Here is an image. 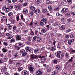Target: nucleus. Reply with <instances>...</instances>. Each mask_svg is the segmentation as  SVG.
<instances>
[{
  "instance_id": "57",
  "label": "nucleus",
  "mask_w": 75,
  "mask_h": 75,
  "mask_svg": "<svg viewBox=\"0 0 75 75\" xmlns=\"http://www.w3.org/2000/svg\"><path fill=\"white\" fill-rule=\"evenodd\" d=\"M29 14L30 16H33L34 15V13L33 12H31Z\"/></svg>"
},
{
  "instance_id": "42",
  "label": "nucleus",
  "mask_w": 75,
  "mask_h": 75,
  "mask_svg": "<svg viewBox=\"0 0 75 75\" xmlns=\"http://www.w3.org/2000/svg\"><path fill=\"white\" fill-rule=\"evenodd\" d=\"M6 69H7V68L6 67V66L2 68V70H3L4 71H6Z\"/></svg>"
},
{
  "instance_id": "21",
  "label": "nucleus",
  "mask_w": 75,
  "mask_h": 75,
  "mask_svg": "<svg viewBox=\"0 0 75 75\" xmlns=\"http://www.w3.org/2000/svg\"><path fill=\"white\" fill-rule=\"evenodd\" d=\"M56 69L57 70H59L61 69V67L59 65H57L56 66Z\"/></svg>"
},
{
  "instance_id": "22",
  "label": "nucleus",
  "mask_w": 75,
  "mask_h": 75,
  "mask_svg": "<svg viewBox=\"0 0 75 75\" xmlns=\"http://www.w3.org/2000/svg\"><path fill=\"white\" fill-rule=\"evenodd\" d=\"M40 9H36L34 11V13L36 14H38V13H40Z\"/></svg>"
},
{
  "instance_id": "12",
  "label": "nucleus",
  "mask_w": 75,
  "mask_h": 75,
  "mask_svg": "<svg viewBox=\"0 0 75 75\" xmlns=\"http://www.w3.org/2000/svg\"><path fill=\"white\" fill-rule=\"evenodd\" d=\"M59 28L60 30H64L65 29V28L64 27V25H61L59 27Z\"/></svg>"
},
{
  "instance_id": "1",
  "label": "nucleus",
  "mask_w": 75,
  "mask_h": 75,
  "mask_svg": "<svg viewBox=\"0 0 75 75\" xmlns=\"http://www.w3.org/2000/svg\"><path fill=\"white\" fill-rule=\"evenodd\" d=\"M48 21H47V19L46 18H44L42 19V20L40 21V24L41 26H43L45 25L47 23Z\"/></svg>"
},
{
  "instance_id": "29",
  "label": "nucleus",
  "mask_w": 75,
  "mask_h": 75,
  "mask_svg": "<svg viewBox=\"0 0 75 75\" xmlns=\"http://www.w3.org/2000/svg\"><path fill=\"white\" fill-rule=\"evenodd\" d=\"M37 38V36H34L33 38V42H35L36 41V38Z\"/></svg>"
},
{
  "instance_id": "11",
  "label": "nucleus",
  "mask_w": 75,
  "mask_h": 75,
  "mask_svg": "<svg viewBox=\"0 0 75 75\" xmlns=\"http://www.w3.org/2000/svg\"><path fill=\"white\" fill-rule=\"evenodd\" d=\"M39 58H40L41 59H42V58L43 59L44 61H45L46 60H47V58H46V57H45V56H41V55H40L39 57Z\"/></svg>"
},
{
  "instance_id": "35",
  "label": "nucleus",
  "mask_w": 75,
  "mask_h": 75,
  "mask_svg": "<svg viewBox=\"0 0 75 75\" xmlns=\"http://www.w3.org/2000/svg\"><path fill=\"white\" fill-rule=\"evenodd\" d=\"M13 62V59H11L9 60V64H12V63Z\"/></svg>"
},
{
  "instance_id": "8",
  "label": "nucleus",
  "mask_w": 75,
  "mask_h": 75,
  "mask_svg": "<svg viewBox=\"0 0 75 75\" xmlns=\"http://www.w3.org/2000/svg\"><path fill=\"white\" fill-rule=\"evenodd\" d=\"M68 12V9L65 8H64L62 9V13H65Z\"/></svg>"
},
{
  "instance_id": "14",
  "label": "nucleus",
  "mask_w": 75,
  "mask_h": 75,
  "mask_svg": "<svg viewBox=\"0 0 75 75\" xmlns=\"http://www.w3.org/2000/svg\"><path fill=\"white\" fill-rule=\"evenodd\" d=\"M21 39V37L20 36L18 35L16 37V40L17 41H20Z\"/></svg>"
},
{
  "instance_id": "7",
  "label": "nucleus",
  "mask_w": 75,
  "mask_h": 75,
  "mask_svg": "<svg viewBox=\"0 0 75 75\" xmlns=\"http://www.w3.org/2000/svg\"><path fill=\"white\" fill-rule=\"evenodd\" d=\"M25 49L27 50V52H31L32 51V50L31 49H29V47L26 46L25 48Z\"/></svg>"
},
{
  "instance_id": "53",
  "label": "nucleus",
  "mask_w": 75,
  "mask_h": 75,
  "mask_svg": "<svg viewBox=\"0 0 75 75\" xmlns=\"http://www.w3.org/2000/svg\"><path fill=\"white\" fill-rule=\"evenodd\" d=\"M65 56L67 58H69V55L68 54H65Z\"/></svg>"
},
{
  "instance_id": "5",
  "label": "nucleus",
  "mask_w": 75,
  "mask_h": 75,
  "mask_svg": "<svg viewBox=\"0 0 75 75\" xmlns=\"http://www.w3.org/2000/svg\"><path fill=\"white\" fill-rule=\"evenodd\" d=\"M21 7H22L21 5L19 4L18 5H15V8H16V10L18 11L21 8Z\"/></svg>"
},
{
  "instance_id": "15",
  "label": "nucleus",
  "mask_w": 75,
  "mask_h": 75,
  "mask_svg": "<svg viewBox=\"0 0 75 75\" xmlns=\"http://www.w3.org/2000/svg\"><path fill=\"white\" fill-rule=\"evenodd\" d=\"M71 13L69 12H68L65 15V16L66 17H70V15Z\"/></svg>"
},
{
  "instance_id": "58",
  "label": "nucleus",
  "mask_w": 75,
  "mask_h": 75,
  "mask_svg": "<svg viewBox=\"0 0 75 75\" xmlns=\"http://www.w3.org/2000/svg\"><path fill=\"white\" fill-rule=\"evenodd\" d=\"M35 33L36 35H37L38 33V30H35Z\"/></svg>"
},
{
  "instance_id": "48",
  "label": "nucleus",
  "mask_w": 75,
  "mask_h": 75,
  "mask_svg": "<svg viewBox=\"0 0 75 75\" xmlns=\"http://www.w3.org/2000/svg\"><path fill=\"white\" fill-rule=\"evenodd\" d=\"M35 1L37 4H38L40 3V0H35Z\"/></svg>"
},
{
  "instance_id": "24",
  "label": "nucleus",
  "mask_w": 75,
  "mask_h": 75,
  "mask_svg": "<svg viewBox=\"0 0 75 75\" xmlns=\"http://www.w3.org/2000/svg\"><path fill=\"white\" fill-rule=\"evenodd\" d=\"M19 25L20 26H22L24 25V23L20 21H19Z\"/></svg>"
},
{
  "instance_id": "6",
  "label": "nucleus",
  "mask_w": 75,
  "mask_h": 75,
  "mask_svg": "<svg viewBox=\"0 0 75 75\" xmlns=\"http://www.w3.org/2000/svg\"><path fill=\"white\" fill-rule=\"evenodd\" d=\"M34 52L35 53H40L41 52V50L40 49H36L34 50Z\"/></svg>"
},
{
  "instance_id": "54",
  "label": "nucleus",
  "mask_w": 75,
  "mask_h": 75,
  "mask_svg": "<svg viewBox=\"0 0 75 75\" xmlns=\"http://www.w3.org/2000/svg\"><path fill=\"white\" fill-rule=\"evenodd\" d=\"M13 28L14 30H17V27L15 26H14L13 27Z\"/></svg>"
},
{
  "instance_id": "27",
  "label": "nucleus",
  "mask_w": 75,
  "mask_h": 75,
  "mask_svg": "<svg viewBox=\"0 0 75 75\" xmlns=\"http://www.w3.org/2000/svg\"><path fill=\"white\" fill-rule=\"evenodd\" d=\"M21 18L23 21L25 22V19L23 18V15H21Z\"/></svg>"
},
{
  "instance_id": "60",
  "label": "nucleus",
  "mask_w": 75,
  "mask_h": 75,
  "mask_svg": "<svg viewBox=\"0 0 75 75\" xmlns=\"http://www.w3.org/2000/svg\"><path fill=\"white\" fill-rule=\"evenodd\" d=\"M69 35H65V37L66 38H67V39H68V38H69Z\"/></svg>"
},
{
  "instance_id": "13",
  "label": "nucleus",
  "mask_w": 75,
  "mask_h": 75,
  "mask_svg": "<svg viewBox=\"0 0 75 75\" xmlns=\"http://www.w3.org/2000/svg\"><path fill=\"white\" fill-rule=\"evenodd\" d=\"M22 73L23 75H28V72L26 70H23Z\"/></svg>"
},
{
  "instance_id": "46",
  "label": "nucleus",
  "mask_w": 75,
  "mask_h": 75,
  "mask_svg": "<svg viewBox=\"0 0 75 75\" xmlns=\"http://www.w3.org/2000/svg\"><path fill=\"white\" fill-rule=\"evenodd\" d=\"M23 32L24 33H25H25H28V30L27 29L24 30H23Z\"/></svg>"
},
{
  "instance_id": "61",
  "label": "nucleus",
  "mask_w": 75,
  "mask_h": 75,
  "mask_svg": "<svg viewBox=\"0 0 75 75\" xmlns=\"http://www.w3.org/2000/svg\"><path fill=\"white\" fill-rule=\"evenodd\" d=\"M61 21L62 22H64L65 21V18H63L61 19Z\"/></svg>"
},
{
  "instance_id": "17",
  "label": "nucleus",
  "mask_w": 75,
  "mask_h": 75,
  "mask_svg": "<svg viewBox=\"0 0 75 75\" xmlns=\"http://www.w3.org/2000/svg\"><path fill=\"white\" fill-rule=\"evenodd\" d=\"M2 51L3 52L6 53V52H7L8 51V50L7 49H6V48H4L2 49Z\"/></svg>"
},
{
  "instance_id": "19",
  "label": "nucleus",
  "mask_w": 75,
  "mask_h": 75,
  "mask_svg": "<svg viewBox=\"0 0 75 75\" xmlns=\"http://www.w3.org/2000/svg\"><path fill=\"white\" fill-rule=\"evenodd\" d=\"M47 32V29L46 28H44L41 30V32L42 33H46Z\"/></svg>"
},
{
  "instance_id": "34",
  "label": "nucleus",
  "mask_w": 75,
  "mask_h": 75,
  "mask_svg": "<svg viewBox=\"0 0 75 75\" xmlns=\"http://www.w3.org/2000/svg\"><path fill=\"white\" fill-rule=\"evenodd\" d=\"M30 56H31V59L33 60L34 59L35 57H34V54H33V55L31 54L30 55Z\"/></svg>"
},
{
  "instance_id": "20",
  "label": "nucleus",
  "mask_w": 75,
  "mask_h": 75,
  "mask_svg": "<svg viewBox=\"0 0 75 75\" xmlns=\"http://www.w3.org/2000/svg\"><path fill=\"white\" fill-rule=\"evenodd\" d=\"M60 24V23L59 22H57L54 23V26H57L58 25H59Z\"/></svg>"
},
{
  "instance_id": "51",
  "label": "nucleus",
  "mask_w": 75,
  "mask_h": 75,
  "mask_svg": "<svg viewBox=\"0 0 75 75\" xmlns=\"http://www.w3.org/2000/svg\"><path fill=\"white\" fill-rule=\"evenodd\" d=\"M48 8L49 10H50V11H51V10H52V7L51 6H49L48 7Z\"/></svg>"
},
{
  "instance_id": "64",
  "label": "nucleus",
  "mask_w": 75,
  "mask_h": 75,
  "mask_svg": "<svg viewBox=\"0 0 75 75\" xmlns=\"http://www.w3.org/2000/svg\"><path fill=\"white\" fill-rule=\"evenodd\" d=\"M71 29L69 28L66 31V32H70V31H71Z\"/></svg>"
},
{
  "instance_id": "47",
  "label": "nucleus",
  "mask_w": 75,
  "mask_h": 75,
  "mask_svg": "<svg viewBox=\"0 0 75 75\" xmlns=\"http://www.w3.org/2000/svg\"><path fill=\"white\" fill-rule=\"evenodd\" d=\"M74 58V56L73 57H71V58L69 60V62H72V61H73V60L72 59H73V58Z\"/></svg>"
},
{
  "instance_id": "31",
  "label": "nucleus",
  "mask_w": 75,
  "mask_h": 75,
  "mask_svg": "<svg viewBox=\"0 0 75 75\" xmlns=\"http://www.w3.org/2000/svg\"><path fill=\"white\" fill-rule=\"evenodd\" d=\"M30 8L31 10H33V11H34V10H35V8L34 6H32L30 7Z\"/></svg>"
},
{
  "instance_id": "55",
  "label": "nucleus",
  "mask_w": 75,
  "mask_h": 75,
  "mask_svg": "<svg viewBox=\"0 0 75 75\" xmlns=\"http://www.w3.org/2000/svg\"><path fill=\"white\" fill-rule=\"evenodd\" d=\"M74 36H75V35L72 34L70 35V38H74Z\"/></svg>"
},
{
  "instance_id": "39",
  "label": "nucleus",
  "mask_w": 75,
  "mask_h": 75,
  "mask_svg": "<svg viewBox=\"0 0 75 75\" xmlns=\"http://www.w3.org/2000/svg\"><path fill=\"white\" fill-rule=\"evenodd\" d=\"M34 24L36 26L38 25V22H35Z\"/></svg>"
},
{
  "instance_id": "32",
  "label": "nucleus",
  "mask_w": 75,
  "mask_h": 75,
  "mask_svg": "<svg viewBox=\"0 0 75 75\" xmlns=\"http://www.w3.org/2000/svg\"><path fill=\"white\" fill-rule=\"evenodd\" d=\"M32 40V37L30 36H29L28 38V41H31Z\"/></svg>"
},
{
  "instance_id": "30",
  "label": "nucleus",
  "mask_w": 75,
  "mask_h": 75,
  "mask_svg": "<svg viewBox=\"0 0 75 75\" xmlns=\"http://www.w3.org/2000/svg\"><path fill=\"white\" fill-rule=\"evenodd\" d=\"M57 62H58L57 60H54L53 61V63L54 64H57Z\"/></svg>"
},
{
  "instance_id": "10",
  "label": "nucleus",
  "mask_w": 75,
  "mask_h": 75,
  "mask_svg": "<svg viewBox=\"0 0 75 75\" xmlns=\"http://www.w3.org/2000/svg\"><path fill=\"white\" fill-rule=\"evenodd\" d=\"M36 75H42V72L40 70H38L37 71H36Z\"/></svg>"
},
{
  "instance_id": "26",
  "label": "nucleus",
  "mask_w": 75,
  "mask_h": 75,
  "mask_svg": "<svg viewBox=\"0 0 75 75\" xmlns=\"http://www.w3.org/2000/svg\"><path fill=\"white\" fill-rule=\"evenodd\" d=\"M52 69V68H49L47 69V72L50 73L52 71H51Z\"/></svg>"
},
{
  "instance_id": "9",
  "label": "nucleus",
  "mask_w": 75,
  "mask_h": 75,
  "mask_svg": "<svg viewBox=\"0 0 75 75\" xmlns=\"http://www.w3.org/2000/svg\"><path fill=\"white\" fill-rule=\"evenodd\" d=\"M74 41V40L73 39L69 40L68 41V43L69 44V45H71L72 43Z\"/></svg>"
},
{
  "instance_id": "33",
  "label": "nucleus",
  "mask_w": 75,
  "mask_h": 75,
  "mask_svg": "<svg viewBox=\"0 0 75 75\" xmlns=\"http://www.w3.org/2000/svg\"><path fill=\"white\" fill-rule=\"evenodd\" d=\"M60 9V8L59 7H57L56 8H54V10L55 11H58Z\"/></svg>"
},
{
  "instance_id": "44",
  "label": "nucleus",
  "mask_w": 75,
  "mask_h": 75,
  "mask_svg": "<svg viewBox=\"0 0 75 75\" xmlns=\"http://www.w3.org/2000/svg\"><path fill=\"white\" fill-rule=\"evenodd\" d=\"M8 7L10 9H13V8H14V6H13V5H11L9 6V7Z\"/></svg>"
},
{
  "instance_id": "28",
  "label": "nucleus",
  "mask_w": 75,
  "mask_h": 75,
  "mask_svg": "<svg viewBox=\"0 0 75 75\" xmlns=\"http://www.w3.org/2000/svg\"><path fill=\"white\" fill-rule=\"evenodd\" d=\"M57 73H58V71H56L53 72L52 73V74L53 75H56V74H57Z\"/></svg>"
},
{
  "instance_id": "49",
  "label": "nucleus",
  "mask_w": 75,
  "mask_h": 75,
  "mask_svg": "<svg viewBox=\"0 0 75 75\" xmlns=\"http://www.w3.org/2000/svg\"><path fill=\"white\" fill-rule=\"evenodd\" d=\"M67 21L69 23H71L72 21V19L71 18L68 19H67Z\"/></svg>"
},
{
  "instance_id": "62",
  "label": "nucleus",
  "mask_w": 75,
  "mask_h": 75,
  "mask_svg": "<svg viewBox=\"0 0 75 75\" xmlns=\"http://www.w3.org/2000/svg\"><path fill=\"white\" fill-rule=\"evenodd\" d=\"M13 38V36L11 35L9 37H8L7 38V39H11Z\"/></svg>"
},
{
  "instance_id": "4",
  "label": "nucleus",
  "mask_w": 75,
  "mask_h": 75,
  "mask_svg": "<svg viewBox=\"0 0 75 75\" xmlns=\"http://www.w3.org/2000/svg\"><path fill=\"white\" fill-rule=\"evenodd\" d=\"M28 68L30 71L31 73H33V72H34V66L33 65H30L28 67Z\"/></svg>"
},
{
  "instance_id": "52",
  "label": "nucleus",
  "mask_w": 75,
  "mask_h": 75,
  "mask_svg": "<svg viewBox=\"0 0 75 75\" xmlns=\"http://www.w3.org/2000/svg\"><path fill=\"white\" fill-rule=\"evenodd\" d=\"M22 69H23V68L21 67H20L18 69V70L19 71H21Z\"/></svg>"
},
{
  "instance_id": "36",
  "label": "nucleus",
  "mask_w": 75,
  "mask_h": 75,
  "mask_svg": "<svg viewBox=\"0 0 75 75\" xmlns=\"http://www.w3.org/2000/svg\"><path fill=\"white\" fill-rule=\"evenodd\" d=\"M8 16L9 17H12L13 16V13L12 12H10L8 13Z\"/></svg>"
},
{
  "instance_id": "18",
  "label": "nucleus",
  "mask_w": 75,
  "mask_h": 75,
  "mask_svg": "<svg viewBox=\"0 0 75 75\" xmlns=\"http://www.w3.org/2000/svg\"><path fill=\"white\" fill-rule=\"evenodd\" d=\"M37 40L38 42H41V38L40 37H38L37 38Z\"/></svg>"
},
{
  "instance_id": "45",
  "label": "nucleus",
  "mask_w": 75,
  "mask_h": 75,
  "mask_svg": "<svg viewBox=\"0 0 75 75\" xmlns=\"http://www.w3.org/2000/svg\"><path fill=\"white\" fill-rule=\"evenodd\" d=\"M52 2L50 1L49 0H47L46 1V3L47 4H50V3Z\"/></svg>"
},
{
  "instance_id": "3",
  "label": "nucleus",
  "mask_w": 75,
  "mask_h": 75,
  "mask_svg": "<svg viewBox=\"0 0 75 75\" xmlns=\"http://www.w3.org/2000/svg\"><path fill=\"white\" fill-rule=\"evenodd\" d=\"M20 53L22 54V57H25L27 55V52L25 51L24 49L21 50L19 52Z\"/></svg>"
},
{
  "instance_id": "59",
  "label": "nucleus",
  "mask_w": 75,
  "mask_h": 75,
  "mask_svg": "<svg viewBox=\"0 0 75 75\" xmlns=\"http://www.w3.org/2000/svg\"><path fill=\"white\" fill-rule=\"evenodd\" d=\"M39 57L40 56H38L37 55H34V57L35 58H37V59H38V58H39Z\"/></svg>"
},
{
  "instance_id": "40",
  "label": "nucleus",
  "mask_w": 75,
  "mask_h": 75,
  "mask_svg": "<svg viewBox=\"0 0 75 75\" xmlns=\"http://www.w3.org/2000/svg\"><path fill=\"white\" fill-rule=\"evenodd\" d=\"M6 12H7L10 11V8L8 7H7L6 9Z\"/></svg>"
},
{
  "instance_id": "43",
  "label": "nucleus",
  "mask_w": 75,
  "mask_h": 75,
  "mask_svg": "<svg viewBox=\"0 0 75 75\" xmlns=\"http://www.w3.org/2000/svg\"><path fill=\"white\" fill-rule=\"evenodd\" d=\"M63 16V15H61L60 14H59V13L58 12H57L56 13V16Z\"/></svg>"
},
{
  "instance_id": "63",
  "label": "nucleus",
  "mask_w": 75,
  "mask_h": 75,
  "mask_svg": "<svg viewBox=\"0 0 75 75\" xmlns=\"http://www.w3.org/2000/svg\"><path fill=\"white\" fill-rule=\"evenodd\" d=\"M2 63H3V59H0V64H2Z\"/></svg>"
},
{
  "instance_id": "50",
  "label": "nucleus",
  "mask_w": 75,
  "mask_h": 75,
  "mask_svg": "<svg viewBox=\"0 0 75 75\" xmlns=\"http://www.w3.org/2000/svg\"><path fill=\"white\" fill-rule=\"evenodd\" d=\"M67 2L69 3H71L72 2V0H67Z\"/></svg>"
},
{
  "instance_id": "38",
  "label": "nucleus",
  "mask_w": 75,
  "mask_h": 75,
  "mask_svg": "<svg viewBox=\"0 0 75 75\" xmlns=\"http://www.w3.org/2000/svg\"><path fill=\"white\" fill-rule=\"evenodd\" d=\"M3 44L4 45H5V46H7V45H8V42H4Z\"/></svg>"
},
{
  "instance_id": "23",
  "label": "nucleus",
  "mask_w": 75,
  "mask_h": 75,
  "mask_svg": "<svg viewBox=\"0 0 75 75\" xmlns=\"http://www.w3.org/2000/svg\"><path fill=\"white\" fill-rule=\"evenodd\" d=\"M42 13H48V11L46 9H42Z\"/></svg>"
},
{
  "instance_id": "37",
  "label": "nucleus",
  "mask_w": 75,
  "mask_h": 75,
  "mask_svg": "<svg viewBox=\"0 0 75 75\" xmlns=\"http://www.w3.org/2000/svg\"><path fill=\"white\" fill-rule=\"evenodd\" d=\"M18 55V54L17 53H16L15 54H14L13 57L14 58H16V57H17V56Z\"/></svg>"
},
{
  "instance_id": "25",
  "label": "nucleus",
  "mask_w": 75,
  "mask_h": 75,
  "mask_svg": "<svg viewBox=\"0 0 75 75\" xmlns=\"http://www.w3.org/2000/svg\"><path fill=\"white\" fill-rule=\"evenodd\" d=\"M18 44L20 45H21V47H23L25 45L24 43H18Z\"/></svg>"
},
{
  "instance_id": "41",
  "label": "nucleus",
  "mask_w": 75,
  "mask_h": 75,
  "mask_svg": "<svg viewBox=\"0 0 75 75\" xmlns=\"http://www.w3.org/2000/svg\"><path fill=\"white\" fill-rule=\"evenodd\" d=\"M10 42H15V40L14 38H12V39L10 40Z\"/></svg>"
},
{
  "instance_id": "16",
  "label": "nucleus",
  "mask_w": 75,
  "mask_h": 75,
  "mask_svg": "<svg viewBox=\"0 0 75 75\" xmlns=\"http://www.w3.org/2000/svg\"><path fill=\"white\" fill-rule=\"evenodd\" d=\"M24 14H26L28 13V10L26 8H25L23 10Z\"/></svg>"
},
{
  "instance_id": "56",
  "label": "nucleus",
  "mask_w": 75,
  "mask_h": 75,
  "mask_svg": "<svg viewBox=\"0 0 75 75\" xmlns=\"http://www.w3.org/2000/svg\"><path fill=\"white\" fill-rule=\"evenodd\" d=\"M16 18L17 21H18L19 20V16L18 15V16L16 17Z\"/></svg>"
},
{
  "instance_id": "2",
  "label": "nucleus",
  "mask_w": 75,
  "mask_h": 75,
  "mask_svg": "<svg viewBox=\"0 0 75 75\" xmlns=\"http://www.w3.org/2000/svg\"><path fill=\"white\" fill-rule=\"evenodd\" d=\"M56 57L59 58H64V54H61V52L58 51L56 53Z\"/></svg>"
}]
</instances>
